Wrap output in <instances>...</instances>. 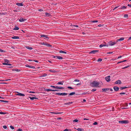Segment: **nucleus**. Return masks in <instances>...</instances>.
<instances>
[{"label": "nucleus", "mask_w": 131, "mask_h": 131, "mask_svg": "<svg viewBox=\"0 0 131 131\" xmlns=\"http://www.w3.org/2000/svg\"><path fill=\"white\" fill-rule=\"evenodd\" d=\"M91 86L92 87H96L97 86H99V82L94 81L91 83Z\"/></svg>", "instance_id": "1"}, {"label": "nucleus", "mask_w": 131, "mask_h": 131, "mask_svg": "<svg viewBox=\"0 0 131 131\" xmlns=\"http://www.w3.org/2000/svg\"><path fill=\"white\" fill-rule=\"evenodd\" d=\"M117 42V41L116 42H112V41H110L108 42V46H112L114 45L115 44H116Z\"/></svg>", "instance_id": "2"}, {"label": "nucleus", "mask_w": 131, "mask_h": 131, "mask_svg": "<svg viewBox=\"0 0 131 131\" xmlns=\"http://www.w3.org/2000/svg\"><path fill=\"white\" fill-rule=\"evenodd\" d=\"M119 123L120 124H127L129 123V121L128 120H122L119 121Z\"/></svg>", "instance_id": "3"}, {"label": "nucleus", "mask_w": 131, "mask_h": 131, "mask_svg": "<svg viewBox=\"0 0 131 131\" xmlns=\"http://www.w3.org/2000/svg\"><path fill=\"white\" fill-rule=\"evenodd\" d=\"M55 94L57 95H62L63 96H65L67 94V93H56Z\"/></svg>", "instance_id": "4"}, {"label": "nucleus", "mask_w": 131, "mask_h": 131, "mask_svg": "<svg viewBox=\"0 0 131 131\" xmlns=\"http://www.w3.org/2000/svg\"><path fill=\"white\" fill-rule=\"evenodd\" d=\"M105 46L108 47V44H107L106 43H104L100 45L99 46L100 48H102L103 47Z\"/></svg>", "instance_id": "5"}, {"label": "nucleus", "mask_w": 131, "mask_h": 131, "mask_svg": "<svg viewBox=\"0 0 131 131\" xmlns=\"http://www.w3.org/2000/svg\"><path fill=\"white\" fill-rule=\"evenodd\" d=\"M99 51V50H94L90 51V54H94L98 52Z\"/></svg>", "instance_id": "6"}, {"label": "nucleus", "mask_w": 131, "mask_h": 131, "mask_svg": "<svg viewBox=\"0 0 131 131\" xmlns=\"http://www.w3.org/2000/svg\"><path fill=\"white\" fill-rule=\"evenodd\" d=\"M53 58L55 59H58L59 60H62L63 59V58L62 57L57 56H54Z\"/></svg>", "instance_id": "7"}, {"label": "nucleus", "mask_w": 131, "mask_h": 131, "mask_svg": "<svg viewBox=\"0 0 131 131\" xmlns=\"http://www.w3.org/2000/svg\"><path fill=\"white\" fill-rule=\"evenodd\" d=\"M110 76H107L105 78V79L107 82H109L110 81Z\"/></svg>", "instance_id": "8"}, {"label": "nucleus", "mask_w": 131, "mask_h": 131, "mask_svg": "<svg viewBox=\"0 0 131 131\" xmlns=\"http://www.w3.org/2000/svg\"><path fill=\"white\" fill-rule=\"evenodd\" d=\"M26 20V19H24V18H21L19 19V21L20 22H23V21H25Z\"/></svg>", "instance_id": "9"}, {"label": "nucleus", "mask_w": 131, "mask_h": 131, "mask_svg": "<svg viewBox=\"0 0 131 131\" xmlns=\"http://www.w3.org/2000/svg\"><path fill=\"white\" fill-rule=\"evenodd\" d=\"M121 83V80H118L115 82V84H120Z\"/></svg>", "instance_id": "10"}, {"label": "nucleus", "mask_w": 131, "mask_h": 131, "mask_svg": "<svg viewBox=\"0 0 131 131\" xmlns=\"http://www.w3.org/2000/svg\"><path fill=\"white\" fill-rule=\"evenodd\" d=\"M17 95L21 96H25V95L24 94L18 92H17Z\"/></svg>", "instance_id": "11"}, {"label": "nucleus", "mask_w": 131, "mask_h": 131, "mask_svg": "<svg viewBox=\"0 0 131 131\" xmlns=\"http://www.w3.org/2000/svg\"><path fill=\"white\" fill-rule=\"evenodd\" d=\"M25 66L27 67H29V68H33V69H34L35 68V67L34 66H30V65H29L28 64L26 65Z\"/></svg>", "instance_id": "12"}, {"label": "nucleus", "mask_w": 131, "mask_h": 131, "mask_svg": "<svg viewBox=\"0 0 131 131\" xmlns=\"http://www.w3.org/2000/svg\"><path fill=\"white\" fill-rule=\"evenodd\" d=\"M116 91H117L119 90V88L117 86H114L113 88Z\"/></svg>", "instance_id": "13"}, {"label": "nucleus", "mask_w": 131, "mask_h": 131, "mask_svg": "<svg viewBox=\"0 0 131 131\" xmlns=\"http://www.w3.org/2000/svg\"><path fill=\"white\" fill-rule=\"evenodd\" d=\"M102 90L103 92H106L107 91L109 90H110V89L107 88L105 89H102Z\"/></svg>", "instance_id": "14"}, {"label": "nucleus", "mask_w": 131, "mask_h": 131, "mask_svg": "<svg viewBox=\"0 0 131 131\" xmlns=\"http://www.w3.org/2000/svg\"><path fill=\"white\" fill-rule=\"evenodd\" d=\"M40 36L41 37H45V38H47V39H49V38L48 37V36L46 35H40Z\"/></svg>", "instance_id": "15"}, {"label": "nucleus", "mask_w": 131, "mask_h": 131, "mask_svg": "<svg viewBox=\"0 0 131 131\" xmlns=\"http://www.w3.org/2000/svg\"><path fill=\"white\" fill-rule=\"evenodd\" d=\"M16 5L19 6H23V4L22 3H17Z\"/></svg>", "instance_id": "16"}, {"label": "nucleus", "mask_w": 131, "mask_h": 131, "mask_svg": "<svg viewBox=\"0 0 131 131\" xmlns=\"http://www.w3.org/2000/svg\"><path fill=\"white\" fill-rule=\"evenodd\" d=\"M12 38L14 39H19V37L18 36H14L12 37Z\"/></svg>", "instance_id": "17"}, {"label": "nucleus", "mask_w": 131, "mask_h": 131, "mask_svg": "<svg viewBox=\"0 0 131 131\" xmlns=\"http://www.w3.org/2000/svg\"><path fill=\"white\" fill-rule=\"evenodd\" d=\"M29 97L30 98V99L31 100H33L34 99H38V98L37 97Z\"/></svg>", "instance_id": "18"}, {"label": "nucleus", "mask_w": 131, "mask_h": 131, "mask_svg": "<svg viewBox=\"0 0 131 131\" xmlns=\"http://www.w3.org/2000/svg\"><path fill=\"white\" fill-rule=\"evenodd\" d=\"M124 39V38L123 37H121L119 39H118L116 41H117V42L118 41H121L123 40Z\"/></svg>", "instance_id": "19"}, {"label": "nucleus", "mask_w": 131, "mask_h": 131, "mask_svg": "<svg viewBox=\"0 0 131 131\" xmlns=\"http://www.w3.org/2000/svg\"><path fill=\"white\" fill-rule=\"evenodd\" d=\"M45 14L46 15V16L47 17H49L51 15L49 13H48L47 12H46L45 13Z\"/></svg>", "instance_id": "20"}, {"label": "nucleus", "mask_w": 131, "mask_h": 131, "mask_svg": "<svg viewBox=\"0 0 131 131\" xmlns=\"http://www.w3.org/2000/svg\"><path fill=\"white\" fill-rule=\"evenodd\" d=\"M73 103L72 102H69L68 103H65L64 104H65L66 105H70Z\"/></svg>", "instance_id": "21"}, {"label": "nucleus", "mask_w": 131, "mask_h": 131, "mask_svg": "<svg viewBox=\"0 0 131 131\" xmlns=\"http://www.w3.org/2000/svg\"><path fill=\"white\" fill-rule=\"evenodd\" d=\"M19 28L17 26H16L13 29L14 30H17L19 29Z\"/></svg>", "instance_id": "22"}, {"label": "nucleus", "mask_w": 131, "mask_h": 131, "mask_svg": "<svg viewBox=\"0 0 131 131\" xmlns=\"http://www.w3.org/2000/svg\"><path fill=\"white\" fill-rule=\"evenodd\" d=\"M45 45L49 47H52V45H51L48 44V43H46Z\"/></svg>", "instance_id": "23"}, {"label": "nucleus", "mask_w": 131, "mask_h": 131, "mask_svg": "<svg viewBox=\"0 0 131 131\" xmlns=\"http://www.w3.org/2000/svg\"><path fill=\"white\" fill-rule=\"evenodd\" d=\"M64 88L63 87H60L59 86H56V89H63Z\"/></svg>", "instance_id": "24"}, {"label": "nucleus", "mask_w": 131, "mask_h": 131, "mask_svg": "<svg viewBox=\"0 0 131 131\" xmlns=\"http://www.w3.org/2000/svg\"><path fill=\"white\" fill-rule=\"evenodd\" d=\"M64 82L62 81V82H58V83H57V84H60V85H63V83Z\"/></svg>", "instance_id": "25"}, {"label": "nucleus", "mask_w": 131, "mask_h": 131, "mask_svg": "<svg viewBox=\"0 0 131 131\" xmlns=\"http://www.w3.org/2000/svg\"><path fill=\"white\" fill-rule=\"evenodd\" d=\"M26 47L27 49L30 50H32V47H30L27 46V47Z\"/></svg>", "instance_id": "26"}, {"label": "nucleus", "mask_w": 131, "mask_h": 131, "mask_svg": "<svg viewBox=\"0 0 131 131\" xmlns=\"http://www.w3.org/2000/svg\"><path fill=\"white\" fill-rule=\"evenodd\" d=\"M126 7H125V6H123V7L119 8V9H126Z\"/></svg>", "instance_id": "27"}, {"label": "nucleus", "mask_w": 131, "mask_h": 131, "mask_svg": "<svg viewBox=\"0 0 131 131\" xmlns=\"http://www.w3.org/2000/svg\"><path fill=\"white\" fill-rule=\"evenodd\" d=\"M128 87H126V86H124L123 87H121L120 88V89H121V90H123L124 89H126V88H128Z\"/></svg>", "instance_id": "28"}, {"label": "nucleus", "mask_w": 131, "mask_h": 131, "mask_svg": "<svg viewBox=\"0 0 131 131\" xmlns=\"http://www.w3.org/2000/svg\"><path fill=\"white\" fill-rule=\"evenodd\" d=\"M75 94V93L74 92H72L69 94V95H74Z\"/></svg>", "instance_id": "29"}, {"label": "nucleus", "mask_w": 131, "mask_h": 131, "mask_svg": "<svg viewBox=\"0 0 131 131\" xmlns=\"http://www.w3.org/2000/svg\"><path fill=\"white\" fill-rule=\"evenodd\" d=\"M59 52L60 53H67V52H66L64 51H62V50L60 51Z\"/></svg>", "instance_id": "30"}, {"label": "nucleus", "mask_w": 131, "mask_h": 131, "mask_svg": "<svg viewBox=\"0 0 131 131\" xmlns=\"http://www.w3.org/2000/svg\"><path fill=\"white\" fill-rule=\"evenodd\" d=\"M47 74H44L42 75L41 76H40V77H45V76H47Z\"/></svg>", "instance_id": "31"}, {"label": "nucleus", "mask_w": 131, "mask_h": 131, "mask_svg": "<svg viewBox=\"0 0 131 131\" xmlns=\"http://www.w3.org/2000/svg\"><path fill=\"white\" fill-rule=\"evenodd\" d=\"M4 60L5 62L7 63H8L9 62V61L7 59L5 60Z\"/></svg>", "instance_id": "32"}, {"label": "nucleus", "mask_w": 131, "mask_h": 131, "mask_svg": "<svg viewBox=\"0 0 131 131\" xmlns=\"http://www.w3.org/2000/svg\"><path fill=\"white\" fill-rule=\"evenodd\" d=\"M79 120L77 119H75L73 121V122H78Z\"/></svg>", "instance_id": "33"}, {"label": "nucleus", "mask_w": 131, "mask_h": 131, "mask_svg": "<svg viewBox=\"0 0 131 131\" xmlns=\"http://www.w3.org/2000/svg\"><path fill=\"white\" fill-rule=\"evenodd\" d=\"M128 17V15L127 14H125L124 15V17L125 18H127Z\"/></svg>", "instance_id": "34"}, {"label": "nucleus", "mask_w": 131, "mask_h": 131, "mask_svg": "<svg viewBox=\"0 0 131 131\" xmlns=\"http://www.w3.org/2000/svg\"><path fill=\"white\" fill-rule=\"evenodd\" d=\"M83 94L84 95H88V94H90V93H89V92H87L84 93H83Z\"/></svg>", "instance_id": "35"}, {"label": "nucleus", "mask_w": 131, "mask_h": 131, "mask_svg": "<svg viewBox=\"0 0 131 131\" xmlns=\"http://www.w3.org/2000/svg\"><path fill=\"white\" fill-rule=\"evenodd\" d=\"M46 90L47 91H53V90H52V89H46Z\"/></svg>", "instance_id": "36"}, {"label": "nucleus", "mask_w": 131, "mask_h": 131, "mask_svg": "<svg viewBox=\"0 0 131 131\" xmlns=\"http://www.w3.org/2000/svg\"><path fill=\"white\" fill-rule=\"evenodd\" d=\"M130 66L129 65H128L127 66H126V67H125L124 68H122V69H125V68H128Z\"/></svg>", "instance_id": "37"}, {"label": "nucleus", "mask_w": 131, "mask_h": 131, "mask_svg": "<svg viewBox=\"0 0 131 131\" xmlns=\"http://www.w3.org/2000/svg\"><path fill=\"white\" fill-rule=\"evenodd\" d=\"M10 127L12 129H13L14 128V127L12 125L10 126Z\"/></svg>", "instance_id": "38"}, {"label": "nucleus", "mask_w": 131, "mask_h": 131, "mask_svg": "<svg viewBox=\"0 0 131 131\" xmlns=\"http://www.w3.org/2000/svg\"><path fill=\"white\" fill-rule=\"evenodd\" d=\"M77 130L78 131H82V129L81 128H78L77 129Z\"/></svg>", "instance_id": "39"}, {"label": "nucleus", "mask_w": 131, "mask_h": 131, "mask_svg": "<svg viewBox=\"0 0 131 131\" xmlns=\"http://www.w3.org/2000/svg\"><path fill=\"white\" fill-rule=\"evenodd\" d=\"M49 71L51 72H52V73H55L56 72V71H54V70H49Z\"/></svg>", "instance_id": "40"}, {"label": "nucleus", "mask_w": 131, "mask_h": 131, "mask_svg": "<svg viewBox=\"0 0 131 131\" xmlns=\"http://www.w3.org/2000/svg\"><path fill=\"white\" fill-rule=\"evenodd\" d=\"M0 101L2 102H8L7 101H4V100H0Z\"/></svg>", "instance_id": "41"}, {"label": "nucleus", "mask_w": 131, "mask_h": 131, "mask_svg": "<svg viewBox=\"0 0 131 131\" xmlns=\"http://www.w3.org/2000/svg\"><path fill=\"white\" fill-rule=\"evenodd\" d=\"M6 113L3 112H0V114H5Z\"/></svg>", "instance_id": "42"}, {"label": "nucleus", "mask_w": 131, "mask_h": 131, "mask_svg": "<svg viewBox=\"0 0 131 131\" xmlns=\"http://www.w3.org/2000/svg\"><path fill=\"white\" fill-rule=\"evenodd\" d=\"M3 127L5 129H6L7 128V126L6 125H4L3 126Z\"/></svg>", "instance_id": "43"}, {"label": "nucleus", "mask_w": 131, "mask_h": 131, "mask_svg": "<svg viewBox=\"0 0 131 131\" xmlns=\"http://www.w3.org/2000/svg\"><path fill=\"white\" fill-rule=\"evenodd\" d=\"M102 59H99L97 61L98 62H101L102 61Z\"/></svg>", "instance_id": "44"}, {"label": "nucleus", "mask_w": 131, "mask_h": 131, "mask_svg": "<svg viewBox=\"0 0 131 131\" xmlns=\"http://www.w3.org/2000/svg\"><path fill=\"white\" fill-rule=\"evenodd\" d=\"M98 21L97 20H95L93 21H92V23H97L98 22Z\"/></svg>", "instance_id": "45"}, {"label": "nucleus", "mask_w": 131, "mask_h": 131, "mask_svg": "<svg viewBox=\"0 0 131 131\" xmlns=\"http://www.w3.org/2000/svg\"><path fill=\"white\" fill-rule=\"evenodd\" d=\"M50 87H52L54 89H56V86H54L51 85L50 86Z\"/></svg>", "instance_id": "46"}, {"label": "nucleus", "mask_w": 131, "mask_h": 131, "mask_svg": "<svg viewBox=\"0 0 131 131\" xmlns=\"http://www.w3.org/2000/svg\"><path fill=\"white\" fill-rule=\"evenodd\" d=\"M96 89H92L91 90V91L92 92H94V91H96Z\"/></svg>", "instance_id": "47"}, {"label": "nucleus", "mask_w": 131, "mask_h": 131, "mask_svg": "<svg viewBox=\"0 0 131 131\" xmlns=\"http://www.w3.org/2000/svg\"><path fill=\"white\" fill-rule=\"evenodd\" d=\"M97 123L96 122H95L93 123V125H97Z\"/></svg>", "instance_id": "48"}, {"label": "nucleus", "mask_w": 131, "mask_h": 131, "mask_svg": "<svg viewBox=\"0 0 131 131\" xmlns=\"http://www.w3.org/2000/svg\"><path fill=\"white\" fill-rule=\"evenodd\" d=\"M7 63H6V62L3 63V65H7Z\"/></svg>", "instance_id": "49"}, {"label": "nucleus", "mask_w": 131, "mask_h": 131, "mask_svg": "<svg viewBox=\"0 0 131 131\" xmlns=\"http://www.w3.org/2000/svg\"><path fill=\"white\" fill-rule=\"evenodd\" d=\"M17 131H22V129L21 128L19 129Z\"/></svg>", "instance_id": "50"}, {"label": "nucleus", "mask_w": 131, "mask_h": 131, "mask_svg": "<svg viewBox=\"0 0 131 131\" xmlns=\"http://www.w3.org/2000/svg\"><path fill=\"white\" fill-rule=\"evenodd\" d=\"M41 44L42 45H45L46 43H45L44 42H41Z\"/></svg>", "instance_id": "51"}, {"label": "nucleus", "mask_w": 131, "mask_h": 131, "mask_svg": "<svg viewBox=\"0 0 131 131\" xmlns=\"http://www.w3.org/2000/svg\"><path fill=\"white\" fill-rule=\"evenodd\" d=\"M68 88L71 89H73V88H72L70 86H68Z\"/></svg>", "instance_id": "52"}, {"label": "nucleus", "mask_w": 131, "mask_h": 131, "mask_svg": "<svg viewBox=\"0 0 131 131\" xmlns=\"http://www.w3.org/2000/svg\"><path fill=\"white\" fill-rule=\"evenodd\" d=\"M15 70L16 71H20L19 69H16Z\"/></svg>", "instance_id": "53"}, {"label": "nucleus", "mask_w": 131, "mask_h": 131, "mask_svg": "<svg viewBox=\"0 0 131 131\" xmlns=\"http://www.w3.org/2000/svg\"><path fill=\"white\" fill-rule=\"evenodd\" d=\"M79 81V80H78V79H75V80H74V81L75 82H78Z\"/></svg>", "instance_id": "54"}, {"label": "nucleus", "mask_w": 131, "mask_h": 131, "mask_svg": "<svg viewBox=\"0 0 131 131\" xmlns=\"http://www.w3.org/2000/svg\"><path fill=\"white\" fill-rule=\"evenodd\" d=\"M125 94V92H122L120 93V94Z\"/></svg>", "instance_id": "55"}, {"label": "nucleus", "mask_w": 131, "mask_h": 131, "mask_svg": "<svg viewBox=\"0 0 131 131\" xmlns=\"http://www.w3.org/2000/svg\"><path fill=\"white\" fill-rule=\"evenodd\" d=\"M0 52H4V51L2 49H0Z\"/></svg>", "instance_id": "56"}, {"label": "nucleus", "mask_w": 131, "mask_h": 131, "mask_svg": "<svg viewBox=\"0 0 131 131\" xmlns=\"http://www.w3.org/2000/svg\"><path fill=\"white\" fill-rule=\"evenodd\" d=\"M59 91L58 90H53V91Z\"/></svg>", "instance_id": "57"}, {"label": "nucleus", "mask_w": 131, "mask_h": 131, "mask_svg": "<svg viewBox=\"0 0 131 131\" xmlns=\"http://www.w3.org/2000/svg\"><path fill=\"white\" fill-rule=\"evenodd\" d=\"M113 52H108L107 53V54H112L113 53Z\"/></svg>", "instance_id": "58"}, {"label": "nucleus", "mask_w": 131, "mask_h": 131, "mask_svg": "<svg viewBox=\"0 0 131 131\" xmlns=\"http://www.w3.org/2000/svg\"><path fill=\"white\" fill-rule=\"evenodd\" d=\"M118 7V6H116V7H115L114 8V9H113V10H114L115 9H116Z\"/></svg>", "instance_id": "59"}, {"label": "nucleus", "mask_w": 131, "mask_h": 131, "mask_svg": "<svg viewBox=\"0 0 131 131\" xmlns=\"http://www.w3.org/2000/svg\"><path fill=\"white\" fill-rule=\"evenodd\" d=\"M29 93H35V92L34 91H29Z\"/></svg>", "instance_id": "60"}, {"label": "nucleus", "mask_w": 131, "mask_h": 131, "mask_svg": "<svg viewBox=\"0 0 131 131\" xmlns=\"http://www.w3.org/2000/svg\"><path fill=\"white\" fill-rule=\"evenodd\" d=\"M53 113L56 114H59L61 113H59V112H54V113Z\"/></svg>", "instance_id": "61"}, {"label": "nucleus", "mask_w": 131, "mask_h": 131, "mask_svg": "<svg viewBox=\"0 0 131 131\" xmlns=\"http://www.w3.org/2000/svg\"><path fill=\"white\" fill-rule=\"evenodd\" d=\"M127 6H128L130 7H131V4H128L127 5Z\"/></svg>", "instance_id": "62"}, {"label": "nucleus", "mask_w": 131, "mask_h": 131, "mask_svg": "<svg viewBox=\"0 0 131 131\" xmlns=\"http://www.w3.org/2000/svg\"><path fill=\"white\" fill-rule=\"evenodd\" d=\"M122 56H119L118 57V59H119V58H121L122 57Z\"/></svg>", "instance_id": "63"}, {"label": "nucleus", "mask_w": 131, "mask_h": 131, "mask_svg": "<svg viewBox=\"0 0 131 131\" xmlns=\"http://www.w3.org/2000/svg\"><path fill=\"white\" fill-rule=\"evenodd\" d=\"M64 131H69L67 129H65L64 130Z\"/></svg>", "instance_id": "64"}]
</instances>
